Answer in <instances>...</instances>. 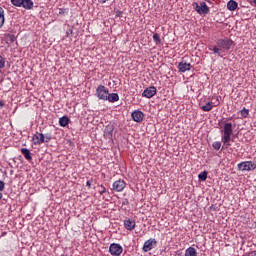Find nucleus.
Masks as SVG:
<instances>
[{"instance_id":"nucleus-9","label":"nucleus","mask_w":256,"mask_h":256,"mask_svg":"<svg viewBox=\"0 0 256 256\" xmlns=\"http://www.w3.org/2000/svg\"><path fill=\"white\" fill-rule=\"evenodd\" d=\"M126 187L127 183L122 179L116 180L112 185L113 191H116L117 193H121V191H123Z\"/></svg>"},{"instance_id":"nucleus-3","label":"nucleus","mask_w":256,"mask_h":256,"mask_svg":"<svg viewBox=\"0 0 256 256\" xmlns=\"http://www.w3.org/2000/svg\"><path fill=\"white\" fill-rule=\"evenodd\" d=\"M14 7H23L27 11L33 9V0H10Z\"/></svg>"},{"instance_id":"nucleus-2","label":"nucleus","mask_w":256,"mask_h":256,"mask_svg":"<svg viewBox=\"0 0 256 256\" xmlns=\"http://www.w3.org/2000/svg\"><path fill=\"white\" fill-rule=\"evenodd\" d=\"M231 135H233V124L225 123L223 127L222 143L226 149L231 147Z\"/></svg>"},{"instance_id":"nucleus-23","label":"nucleus","mask_w":256,"mask_h":256,"mask_svg":"<svg viewBox=\"0 0 256 256\" xmlns=\"http://www.w3.org/2000/svg\"><path fill=\"white\" fill-rule=\"evenodd\" d=\"M240 115L243 119H247V117H249V109L247 108H243L241 111H240Z\"/></svg>"},{"instance_id":"nucleus-16","label":"nucleus","mask_w":256,"mask_h":256,"mask_svg":"<svg viewBox=\"0 0 256 256\" xmlns=\"http://www.w3.org/2000/svg\"><path fill=\"white\" fill-rule=\"evenodd\" d=\"M135 220L132 219H126L124 220V227L127 229V231H133L135 229Z\"/></svg>"},{"instance_id":"nucleus-26","label":"nucleus","mask_w":256,"mask_h":256,"mask_svg":"<svg viewBox=\"0 0 256 256\" xmlns=\"http://www.w3.org/2000/svg\"><path fill=\"white\" fill-rule=\"evenodd\" d=\"M69 13V9L68 8H60L58 10V15H67Z\"/></svg>"},{"instance_id":"nucleus-37","label":"nucleus","mask_w":256,"mask_h":256,"mask_svg":"<svg viewBox=\"0 0 256 256\" xmlns=\"http://www.w3.org/2000/svg\"><path fill=\"white\" fill-rule=\"evenodd\" d=\"M0 199H3V193L0 192Z\"/></svg>"},{"instance_id":"nucleus-5","label":"nucleus","mask_w":256,"mask_h":256,"mask_svg":"<svg viewBox=\"0 0 256 256\" xmlns=\"http://www.w3.org/2000/svg\"><path fill=\"white\" fill-rule=\"evenodd\" d=\"M109 95V89L103 85H99L96 89V97L101 101H107Z\"/></svg>"},{"instance_id":"nucleus-20","label":"nucleus","mask_w":256,"mask_h":256,"mask_svg":"<svg viewBox=\"0 0 256 256\" xmlns=\"http://www.w3.org/2000/svg\"><path fill=\"white\" fill-rule=\"evenodd\" d=\"M69 117L67 116H63L59 119V125L60 127H67V125H69Z\"/></svg>"},{"instance_id":"nucleus-21","label":"nucleus","mask_w":256,"mask_h":256,"mask_svg":"<svg viewBox=\"0 0 256 256\" xmlns=\"http://www.w3.org/2000/svg\"><path fill=\"white\" fill-rule=\"evenodd\" d=\"M185 256H197V250L194 247H189L185 251Z\"/></svg>"},{"instance_id":"nucleus-28","label":"nucleus","mask_w":256,"mask_h":256,"mask_svg":"<svg viewBox=\"0 0 256 256\" xmlns=\"http://www.w3.org/2000/svg\"><path fill=\"white\" fill-rule=\"evenodd\" d=\"M0 69H5V58L0 55Z\"/></svg>"},{"instance_id":"nucleus-25","label":"nucleus","mask_w":256,"mask_h":256,"mask_svg":"<svg viewBox=\"0 0 256 256\" xmlns=\"http://www.w3.org/2000/svg\"><path fill=\"white\" fill-rule=\"evenodd\" d=\"M198 179H200V181H207V172L204 171V172L200 173L198 175Z\"/></svg>"},{"instance_id":"nucleus-4","label":"nucleus","mask_w":256,"mask_h":256,"mask_svg":"<svg viewBox=\"0 0 256 256\" xmlns=\"http://www.w3.org/2000/svg\"><path fill=\"white\" fill-rule=\"evenodd\" d=\"M193 7L199 15H208L209 13V6L205 2H194Z\"/></svg>"},{"instance_id":"nucleus-22","label":"nucleus","mask_w":256,"mask_h":256,"mask_svg":"<svg viewBox=\"0 0 256 256\" xmlns=\"http://www.w3.org/2000/svg\"><path fill=\"white\" fill-rule=\"evenodd\" d=\"M5 25V10L3 7H0V29Z\"/></svg>"},{"instance_id":"nucleus-14","label":"nucleus","mask_w":256,"mask_h":256,"mask_svg":"<svg viewBox=\"0 0 256 256\" xmlns=\"http://www.w3.org/2000/svg\"><path fill=\"white\" fill-rule=\"evenodd\" d=\"M219 103V98H217L216 102H208L206 105L202 106L201 109L202 111L209 112L213 109V105L214 107H218Z\"/></svg>"},{"instance_id":"nucleus-30","label":"nucleus","mask_w":256,"mask_h":256,"mask_svg":"<svg viewBox=\"0 0 256 256\" xmlns=\"http://www.w3.org/2000/svg\"><path fill=\"white\" fill-rule=\"evenodd\" d=\"M44 141H45V143H49V141H51V134H45Z\"/></svg>"},{"instance_id":"nucleus-32","label":"nucleus","mask_w":256,"mask_h":256,"mask_svg":"<svg viewBox=\"0 0 256 256\" xmlns=\"http://www.w3.org/2000/svg\"><path fill=\"white\" fill-rule=\"evenodd\" d=\"M5 189V182L0 180V191H3Z\"/></svg>"},{"instance_id":"nucleus-6","label":"nucleus","mask_w":256,"mask_h":256,"mask_svg":"<svg viewBox=\"0 0 256 256\" xmlns=\"http://www.w3.org/2000/svg\"><path fill=\"white\" fill-rule=\"evenodd\" d=\"M239 171H255L256 164L253 161H244L238 164Z\"/></svg>"},{"instance_id":"nucleus-7","label":"nucleus","mask_w":256,"mask_h":256,"mask_svg":"<svg viewBox=\"0 0 256 256\" xmlns=\"http://www.w3.org/2000/svg\"><path fill=\"white\" fill-rule=\"evenodd\" d=\"M109 253L113 256H121V253H123V246L117 243H112L109 247Z\"/></svg>"},{"instance_id":"nucleus-24","label":"nucleus","mask_w":256,"mask_h":256,"mask_svg":"<svg viewBox=\"0 0 256 256\" xmlns=\"http://www.w3.org/2000/svg\"><path fill=\"white\" fill-rule=\"evenodd\" d=\"M153 41L154 43H156V45H161V37L159 36V34H153Z\"/></svg>"},{"instance_id":"nucleus-12","label":"nucleus","mask_w":256,"mask_h":256,"mask_svg":"<svg viewBox=\"0 0 256 256\" xmlns=\"http://www.w3.org/2000/svg\"><path fill=\"white\" fill-rule=\"evenodd\" d=\"M34 145H42L45 143V135L43 133H37L32 137Z\"/></svg>"},{"instance_id":"nucleus-13","label":"nucleus","mask_w":256,"mask_h":256,"mask_svg":"<svg viewBox=\"0 0 256 256\" xmlns=\"http://www.w3.org/2000/svg\"><path fill=\"white\" fill-rule=\"evenodd\" d=\"M178 71L180 73H185V71H191V63H187L185 61H181L179 64H178Z\"/></svg>"},{"instance_id":"nucleus-35","label":"nucleus","mask_w":256,"mask_h":256,"mask_svg":"<svg viewBox=\"0 0 256 256\" xmlns=\"http://www.w3.org/2000/svg\"><path fill=\"white\" fill-rule=\"evenodd\" d=\"M2 107H5V102H3V100H0V109H1Z\"/></svg>"},{"instance_id":"nucleus-11","label":"nucleus","mask_w":256,"mask_h":256,"mask_svg":"<svg viewBox=\"0 0 256 256\" xmlns=\"http://www.w3.org/2000/svg\"><path fill=\"white\" fill-rule=\"evenodd\" d=\"M131 116L136 123H141L145 119V114L140 110L132 112Z\"/></svg>"},{"instance_id":"nucleus-34","label":"nucleus","mask_w":256,"mask_h":256,"mask_svg":"<svg viewBox=\"0 0 256 256\" xmlns=\"http://www.w3.org/2000/svg\"><path fill=\"white\" fill-rule=\"evenodd\" d=\"M121 15H123V12H121V11H116V17H121Z\"/></svg>"},{"instance_id":"nucleus-31","label":"nucleus","mask_w":256,"mask_h":256,"mask_svg":"<svg viewBox=\"0 0 256 256\" xmlns=\"http://www.w3.org/2000/svg\"><path fill=\"white\" fill-rule=\"evenodd\" d=\"M8 39H9V41H10L11 43H14V41H15V35H13V34H8Z\"/></svg>"},{"instance_id":"nucleus-19","label":"nucleus","mask_w":256,"mask_h":256,"mask_svg":"<svg viewBox=\"0 0 256 256\" xmlns=\"http://www.w3.org/2000/svg\"><path fill=\"white\" fill-rule=\"evenodd\" d=\"M107 101H109V103H116V101H119V94L117 93H108L107 96Z\"/></svg>"},{"instance_id":"nucleus-15","label":"nucleus","mask_w":256,"mask_h":256,"mask_svg":"<svg viewBox=\"0 0 256 256\" xmlns=\"http://www.w3.org/2000/svg\"><path fill=\"white\" fill-rule=\"evenodd\" d=\"M113 131H114L113 126H111V125L106 126L105 130H104V138L105 139H113Z\"/></svg>"},{"instance_id":"nucleus-18","label":"nucleus","mask_w":256,"mask_h":256,"mask_svg":"<svg viewBox=\"0 0 256 256\" xmlns=\"http://www.w3.org/2000/svg\"><path fill=\"white\" fill-rule=\"evenodd\" d=\"M239 7V4L235 0H230L227 3V9L229 11H235Z\"/></svg>"},{"instance_id":"nucleus-29","label":"nucleus","mask_w":256,"mask_h":256,"mask_svg":"<svg viewBox=\"0 0 256 256\" xmlns=\"http://www.w3.org/2000/svg\"><path fill=\"white\" fill-rule=\"evenodd\" d=\"M107 188H105V186L100 185L99 189H98V193H100V195H103V193H106Z\"/></svg>"},{"instance_id":"nucleus-33","label":"nucleus","mask_w":256,"mask_h":256,"mask_svg":"<svg viewBox=\"0 0 256 256\" xmlns=\"http://www.w3.org/2000/svg\"><path fill=\"white\" fill-rule=\"evenodd\" d=\"M91 183H92L91 180H88V181L86 182V185H87L88 189H91Z\"/></svg>"},{"instance_id":"nucleus-1","label":"nucleus","mask_w":256,"mask_h":256,"mask_svg":"<svg viewBox=\"0 0 256 256\" xmlns=\"http://www.w3.org/2000/svg\"><path fill=\"white\" fill-rule=\"evenodd\" d=\"M235 47V42L229 38H220L216 41L215 46H209V51H213L219 57H223V53Z\"/></svg>"},{"instance_id":"nucleus-38","label":"nucleus","mask_w":256,"mask_h":256,"mask_svg":"<svg viewBox=\"0 0 256 256\" xmlns=\"http://www.w3.org/2000/svg\"><path fill=\"white\" fill-rule=\"evenodd\" d=\"M206 1V3H211V0H205Z\"/></svg>"},{"instance_id":"nucleus-10","label":"nucleus","mask_w":256,"mask_h":256,"mask_svg":"<svg viewBox=\"0 0 256 256\" xmlns=\"http://www.w3.org/2000/svg\"><path fill=\"white\" fill-rule=\"evenodd\" d=\"M155 95H157V88L155 86L146 88L142 93V97H146V99H151Z\"/></svg>"},{"instance_id":"nucleus-27","label":"nucleus","mask_w":256,"mask_h":256,"mask_svg":"<svg viewBox=\"0 0 256 256\" xmlns=\"http://www.w3.org/2000/svg\"><path fill=\"white\" fill-rule=\"evenodd\" d=\"M212 147L215 149V151H219V149H221V142H214Z\"/></svg>"},{"instance_id":"nucleus-36","label":"nucleus","mask_w":256,"mask_h":256,"mask_svg":"<svg viewBox=\"0 0 256 256\" xmlns=\"http://www.w3.org/2000/svg\"><path fill=\"white\" fill-rule=\"evenodd\" d=\"M248 256H256V252L255 251H252L248 254Z\"/></svg>"},{"instance_id":"nucleus-17","label":"nucleus","mask_w":256,"mask_h":256,"mask_svg":"<svg viewBox=\"0 0 256 256\" xmlns=\"http://www.w3.org/2000/svg\"><path fill=\"white\" fill-rule=\"evenodd\" d=\"M20 151L27 161H32L33 156H31V151H29V149L22 148Z\"/></svg>"},{"instance_id":"nucleus-8","label":"nucleus","mask_w":256,"mask_h":256,"mask_svg":"<svg viewBox=\"0 0 256 256\" xmlns=\"http://www.w3.org/2000/svg\"><path fill=\"white\" fill-rule=\"evenodd\" d=\"M155 247H157V240L150 238L149 240L144 242L142 250L144 251V253H149V251L155 249Z\"/></svg>"}]
</instances>
